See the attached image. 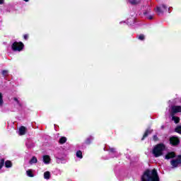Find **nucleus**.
I'll list each match as a JSON object with an SVG mask.
<instances>
[{"label":"nucleus","instance_id":"obj_1","mask_svg":"<svg viewBox=\"0 0 181 181\" xmlns=\"http://www.w3.org/2000/svg\"><path fill=\"white\" fill-rule=\"evenodd\" d=\"M141 181H159V175L156 170H147L141 177Z\"/></svg>","mask_w":181,"mask_h":181},{"label":"nucleus","instance_id":"obj_2","mask_svg":"<svg viewBox=\"0 0 181 181\" xmlns=\"http://www.w3.org/2000/svg\"><path fill=\"white\" fill-rule=\"evenodd\" d=\"M166 149V146L163 144H159L153 146L151 153L154 158H160L163 156V151Z\"/></svg>","mask_w":181,"mask_h":181},{"label":"nucleus","instance_id":"obj_3","mask_svg":"<svg viewBox=\"0 0 181 181\" xmlns=\"http://www.w3.org/2000/svg\"><path fill=\"white\" fill-rule=\"evenodd\" d=\"M168 13H170V7L168 8L166 4H162L161 5L156 6L155 11L157 15H163V13L165 12V11H168Z\"/></svg>","mask_w":181,"mask_h":181},{"label":"nucleus","instance_id":"obj_4","mask_svg":"<svg viewBox=\"0 0 181 181\" xmlns=\"http://www.w3.org/2000/svg\"><path fill=\"white\" fill-rule=\"evenodd\" d=\"M24 47L25 45L22 43V42H15L11 46L14 52H22V50H23Z\"/></svg>","mask_w":181,"mask_h":181},{"label":"nucleus","instance_id":"obj_5","mask_svg":"<svg viewBox=\"0 0 181 181\" xmlns=\"http://www.w3.org/2000/svg\"><path fill=\"white\" fill-rule=\"evenodd\" d=\"M42 161L45 165H49L50 162H52V158L49 155H44L42 156Z\"/></svg>","mask_w":181,"mask_h":181},{"label":"nucleus","instance_id":"obj_6","mask_svg":"<svg viewBox=\"0 0 181 181\" xmlns=\"http://www.w3.org/2000/svg\"><path fill=\"white\" fill-rule=\"evenodd\" d=\"M176 112H181V107L180 106H173L172 107V112L170 114H176Z\"/></svg>","mask_w":181,"mask_h":181},{"label":"nucleus","instance_id":"obj_7","mask_svg":"<svg viewBox=\"0 0 181 181\" xmlns=\"http://www.w3.org/2000/svg\"><path fill=\"white\" fill-rule=\"evenodd\" d=\"M170 143L172 145H177V144H179V139H177V137L173 136L170 139Z\"/></svg>","mask_w":181,"mask_h":181},{"label":"nucleus","instance_id":"obj_8","mask_svg":"<svg viewBox=\"0 0 181 181\" xmlns=\"http://www.w3.org/2000/svg\"><path fill=\"white\" fill-rule=\"evenodd\" d=\"M144 15L146 18V19H149L150 21H151V19H153V13H151V11H146L144 12Z\"/></svg>","mask_w":181,"mask_h":181},{"label":"nucleus","instance_id":"obj_9","mask_svg":"<svg viewBox=\"0 0 181 181\" xmlns=\"http://www.w3.org/2000/svg\"><path fill=\"white\" fill-rule=\"evenodd\" d=\"M171 165L173 168H177V166H179V165H180V163L178 158L177 160H173L171 161Z\"/></svg>","mask_w":181,"mask_h":181},{"label":"nucleus","instance_id":"obj_10","mask_svg":"<svg viewBox=\"0 0 181 181\" xmlns=\"http://www.w3.org/2000/svg\"><path fill=\"white\" fill-rule=\"evenodd\" d=\"M170 117H172V120L175 122V124H178L179 121H180V119L176 116H175V114L170 113Z\"/></svg>","mask_w":181,"mask_h":181},{"label":"nucleus","instance_id":"obj_11","mask_svg":"<svg viewBox=\"0 0 181 181\" xmlns=\"http://www.w3.org/2000/svg\"><path fill=\"white\" fill-rule=\"evenodd\" d=\"M175 156H176L175 153L170 152V153L166 154V156H165V159H172V158H175Z\"/></svg>","mask_w":181,"mask_h":181},{"label":"nucleus","instance_id":"obj_12","mask_svg":"<svg viewBox=\"0 0 181 181\" xmlns=\"http://www.w3.org/2000/svg\"><path fill=\"white\" fill-rule=\"evenodd\" d=\"M18 134H19V135H25V134H26V127H25L23 126L20 127Z\"/></svg>","mask_w":181,"mask_h":181},{"label":"nucleus","instance_id":"obj_13","mask_svg":"<svg viewBox=\"0 0 181 181\" xmlns=\"http://www.w3.org/2000/svg\"><path fill=\"white\" fill-rule=\"evenodd\" d=\"M26 175L28 177H35V175H33V170L29 169L26 171Z\"/></svg>","mask_w":181,"mask_h":181},{"label":"nucleus","instance_id":"obj_14","mask_svg":"<svg viewBox=\"0 0 181 181\" xmlns=\"http://www.w3.org/2000/svg\"><path fill=\"white\" fill-rule=\"evenodd\" d=\"M30 165H33L34 163H37V158L33 156L29 161Z\"/></svg>","mask_w":181,"mask_h":181},{"label":"nucleus","instance_id":"obj_15","mask_svg":"<svg viewBox=\"0 0 181 181\" xmlns=\"http://www.w3.org/2000/svg\"><path fill=\"white\" fill-rule=\"evenodd\" d=\"M50 172L47 171L44 173V179H46V180H49L50 179Z\"/></svg>","mask_w":181,"mask_h":181},{"label":"nucleus","instance_id":"obj_16","mask_svg":"<svg viewBox=\"0 0 181 181\" xmlns=\"http://www.w3.org/2000/svg\"><path fill=\"white\" fill-rule=\"evenodd\" d=\"M13 101L18 107H22V103H21L19 99H18V98H13Z\"/></svg>","mask_w":181,"mask_h":181},{"label":"nucleus","instance_id":"obj_17","mask_svg":"<svg viewBox=\"0 0 181 181\" xmlns=\"http://www.w3.org/2000/svg\"><path fill=\"white\" fill-rule=\"evenodd\" d=\"M128 2L132 4V5H136V4H139L141 2V0H127Z\"/></svg>","mask_w":181,"mask_h":181},{"label":"nucleus","instance_id":"obj_18","mask_svg":"<svg viewBox=\"0 0 181 181\" xmlns=\"http://www.w3.org/2000/svg\"><path fill=\"white\" fill-rule=\"evenodd\" d=\"M151 132H152V130H149V129L146 130L143 136V138L141 139L142 141H144V139H145V138H146V136H148V135H149Z\"/></svg>","mask_w":181,"mask_h":181},{"label":"nucleus","instance_id":"obj_19","mask_svg":"<svg viewBox=\"0 0 181 181\" xmlns=\"http://www.w3.org/2000/svg\"><path fill=\"white\" fill-rule=\"evenodd\" d=\"M2 105H4V95L0 93V107H2Z\"/></svg>","mask_w":181,"mask_h":181},{"label":"nucleus","instance_id":"obj_20","mask_svg":"<svg viewBox=\"0 0 181 181\" xmlns=\"http://www.w3.org/2000/svg\"><path fill=\"white\" fill-rule=\"evenodd\" d=\"M76 157L79 158V159H83V153L81 152V151H78L76 152Z\"/></svg>","mask_w":181,"mask_h":181},{"label":"nucleus","instance_id":"obj_21","mask_svg":"<svg viewBox=\"0 0 181 181\" xmlns=\"http://www.w3.org/2000/svg\"><path fill=\"white\" fill-rule=\"evenodd\" d=\"M6 168H11L12 166V162L11 160H6L5 162Z\"/></svg>","mask_w":181,"mask_h":181},{"label":"nucleus","instance_id":"obj_22","mask_svg":"<svg viewBox=\"0 0 181 181\" xmlns=\"http://www.w3.org/2000/svg\"><path fill=\"white\" fill-rule=\"evenodd\" d=\"M4 165H5V159L1 158L0 160V170H1V169H2V168H4Z\"/></svg>","mask_w":181,"mask_h":181},{"label":"nucleus","instance_id":"obj_23","mask_svg":"<svg viewBox=\"0 0 181 181\" xmlns=\"http://www.w3.org/2000/svg\"><path fill=\"white\" fill-rule=\"evenodd\" d=\"M67 139L66 137H62L59 139V144H66Z\"/></svg>","mask_w":181,"mask_h":181},{"label":"nucleus","instance_id":"obj_24","mask_svg":"<svg viewBox=\"0 0 181 181\" xmlns=\"http://www.w3.org/2000/svg\"><path fill=\"white\" fill-rule=\"evenodd\" d=\"M8 73H9V71H8V70H3V71H1V74H2V75H3L4 77H6V76H8Z\"/></svg>","mask_w":181,"mask_h":181},{"label":"nucleus","instance_id":"obj_25","mask_svg":"<svg viewBox=\"0 0 181 181\" xmlns=\"http://www.w3.org/2000/svg\"><path fill=\"white\" fill-rule=\"evenodd\" d=\"M175 132L178 134H181V126H177L175 129Z\"/></svg>","mask_w":181,"mask_h":181},{"label":"nucleus","instance_id":"obj_26","mask_svg":"<svg viewBox=\"0 0 181 181\" xmlns=\"http://www.w3.org/2000/svg\"><path fill=\"white\" fill-rule=\"evenodd\" d=\"M139 40H145V35H140L138 36Z\"/></svg>","mask_w":181,"mask_h":181},{"label":"nucleus","instance_id":"obj_27","mask_svg":"<svg viewBox=\"0 0 181 181\" xmlns=\"http://www.w3.org/2000/svg\"><path fill=\"white\" fill-rule=\"evenodd\" d=\"M23 37H24L25 40H28V39H29V35L25 34L23 35Z\"/></svg>","mask_w":181,"mask_h":181},{"label":"nucleus","instance_id":"obj_28","mask_svg":"<svg viewBox=\"0 0 181 181\" xmlns=\"http://www.w3.org/2000/svg\"><path fill=\"white\" fill-rule=\"evenodd\" d=\"M109 151H110V152H115V148H110L109 149Z\"/></svg>","mask_w":181,"mask_h":181},{"label":"nucleus","instance_id":"obj_29","mask_svg":"<svg viewBox=\"0 0 181 181\" xmlns=\"http://www.w3.org/2000/svg\"><path fill=\"white\" fill-rule=\"evenodd\" d=\"M4 2H5L4 0H0V5H4Z\"/></svg>","mask_w":181,"mask_h":181},{"label":"nucleus","instance_id":"obj_30","mask_svg":"<svg viewBox=\"0 0 181 181\" xmlns=\"http://www.w3.org/2000/svg\"><path fill=\"white\" fill-rule=\"evenodd\" d=\"M180 165H181V156H179L178 158H177Z\"/></svg>","mask_w":181,"mask_h":181},{"label":"nucleus","instance_id":"obj_31","mask_svg":"<svg viewBox=\"0 0 181 181\" xmlns=\"http://www.w3.org/2000/svg\"><path fill=\"white\" fill-rule=\"evenodd\" d=\"M154 141H156V136H154Z\"/></svg>","mask_w":181,"mask_h":181}]
</instances>
